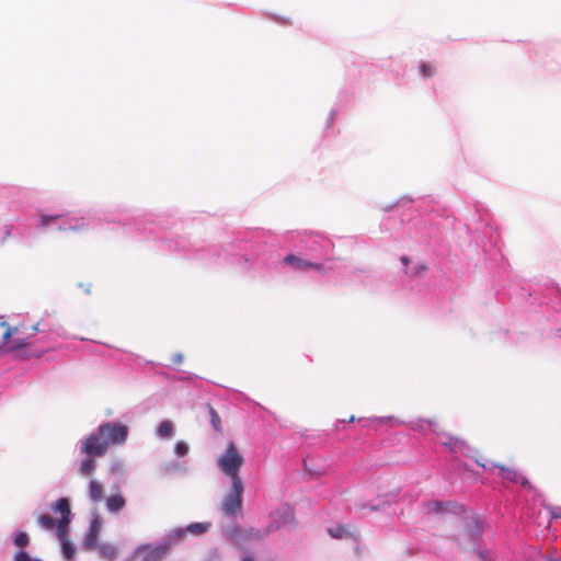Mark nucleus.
<instances>
[{"instance_id":"41","label":"nucleus","mask_w":561,"mask_h":561,"mask_svg":"<svg viewBox=\"0 0 561 561\" xmlns=\"http://www.w3.org/2000/svg\"><path fill=\"white\" fill-rule=\"evenodd\" d=\"M419 73L423 79H428L433 76L434 70L428 62L421 61L419 65Z\"/></svg>"},{"instance_id":"16","label":"nucleus","mask_w":561,"mask_h":561,"mask_svg":"<svg viewBox=\"0 0 561 561\" xmlns=\"http://www.w3.org/2000/svg\"><path fill=\"white\" fill-rule=\"evenodd\" d=\"M167 545V542L161 540L159 542L142 543L134 550V554L144 553L142 561H160L169 552Z\"/></svg>"},{"instance_id":"26","label":"nucleus","mask_w":561,"mask_h":561,"mask_svg":"<svg viewBox=\"0 0 561 561\" xmlns=\"http://www.w3.org/2000/svg\"><path fill=\"white\" fill-rule=\"evenodd\" d=\"M329 536L333 539L351 538L354 541H358V536L351 533L344 525L337 524L327 529Z\"/></svg>"},{"instance_id":"5","label":"nucleus","mask_w":561,"mask_h":561,"mask_svg":"<svg viewBox=\"0 0 561 561\" xmlns=\"http://www.w3.org/2000/svg\"><path fill=\"white\" fill-rule=\"evenodd\" d=\"M283 239L288 250L304 253L312 261L328 259L334 249V244L328 238L314 232L288 231Z\"/></svg>"},{"instance_id":"56","label":"nucleus","mask_w":561,"mask_h":561,"mask_svg":"<svg viewBox=\"0 0 561 561\" xmlns=\"http://www.w3.org/2000/svg\"><path fill=\"white\" fill-rule=\"evenodd\" d=\"M400 262L402 264L403 273H404L405 270H409V264L411 263V259H410V256L404 254V255L400 256Z\"/></svg>"},{"instance_id":"29","label":"nucleus","mask_w":561,"mask_h":561,"mask_svg":"<svg viewBox=\"0 0 561 561\" xmlns=\"http://www.w3.org/2000/svg\"><path fill=\"white\" fill-rule=\"evenodd\" d=\"M89 496L93 502L101 501L104 496V489L102 483L96 480H91L89 482Z\"/></svg>"},{"instance_id":"44","label":"nucleus","mask_w":561,"mask_h":561,"mask_svg":"<svg viewBox=\"0 0 561 561\" xmlns=\"http://www.w3.org/2000/svg\"><path fill=\"white\" fill-rule=\"evenodd\" d=\"M339 112H340V106L339 105H334L331 108V111H330V113L328 115V118H327L325 130L331 128V126L333 125V123H334Z\"/></svg>"},{"instance_id":"34","label":"nucleus","mask_w":561,"mask_h":561,"mask_svg":"<svg viewBox=\"0 0 561 561\" xmlns=\"http://www.w3.org/2000/svg\"><path fill=\"white\" fill-rule=\"evenodd\" d=\"M96 549L99 550L100 554L103 558H106L110 560H113L117 553V548L111 543H101V545L99 543V547H96Z\"/></svg>"},{"instance_id":"42","label":"nucleus","mask_w":561,"mask_h":561,"mask_svg":"<svg viewBox=\"0 0 561 561\" xmlns=\"http://www.w3.org/2000/svg\"><path fill=\"white\" fill-rule=\"evenodd\" d=\"M188 450H190V446L184 440H178L175 444H174V453L178 457H184L188 454Z\"/></svg>"},{"instance_id":"36","label":"nucleus","mask_w":561,"mask_h":561,"mask_svg":"<svg viewBox=\"0 0 561 561\" xmlns=\"http://www.w3.org/2000/svg\"><path fill=\"white\" fill-rule=\"evenodd\" d=\"M2 327H5V331L2 334V342L0 344V347L9 346L10 343L13 341L12 335L18 331V328L10 327L5 321L1 323Z\"/></svg>"},{"instance_id":"25","label":"nucleus","mask_w":561,"mask_h":561,"mask_svg":"<svg viewBox=\"0 0 561 561\" xmlns=\"http://www.w3.org/2000/svg\"><path fill=\"white\" fill-rule=\"evenodd\" d=\"M470 510V507L457 501H447L446 513L457 516L461 520L468 519V514Z\"/></svg>"},{"instance_id":"59","label":"nucleus","mask_w":561,"mask_h":561,"mask_svg":"<svg viewBox=\"0 0 561 561\" xmlns=\"http://www.w3.org/2000/svg\"><path fill=\"white\" fill-rule=\"evenodd\" d=\"M33 341L35 342V344H38V343L50 342V341H53V339H47V334H43L42 337H38V339L34 337Z\"/></svg>"},{"instance_id":"11","label":"nucleus","mask_w":561,"mask_h":561,"mask_svg":"<svg viewBox=\"0 0 561 561\" xmlns=\"http://www.w3.org/2000/svg\"><path fill=\"white\" fill-rule=\"evenodd\" d=\"M90 442L91 440L87 437L80 440V451L81 454L85 455V457L79 463V472L83 477L92 476L98 466L95 458L102 457L106 454L99 451V447L94 445V443Z\"/></svg>"},{"instance_id":"63","label":"nucleus","mask_w":561,"mask_h":561,"mask_svg":"<svg viewBox=\"0 0 561 561\" xmlns=\"http://www.w3.org/2000/svg\"><path fill=\"white\" fill-rule=\"evenodd\" d=\"M135 554L133 553L130 557H128L127 559H125L124 561H133Z\"/></svg>"},{"instance_id":"40","label":"nucleus","mask_w":561,"mask_h":561,"mask_svg":"<svg viewBox=\"0 0 561 561\" xmlns=\"http://www.w3.org/2000/svg\"><path fill=\"white\" fill-rule=\"evenodd\" d=\"M354 276L362 277V283L365 286L369 285V278L371 276V271L368 268H355L353 272Z\"/></svg>"},{"instance_id":"7","label":"nucleus","mask_w":561,"mask_h":561,"mask_svg":"<svg viewBox=\"0 0 561 561\" xmlns=\"http://www.w3.org/2000/svg\"><path fill=\"white\" fill-rule=\"evenodd\" d=\"M220 534L228 543L242 551H247L249 543L260 541L267 536L265 529L243 528L237 522L221 524Z\"/></svg>"},{"instance_id":"55","label":"nucleus","mask_w":561,"mask_h":561,"mask_svg":"<svg viewBox=\"0 0 561 561\" xmlns=\"http://www.w3.org/2000/svg\"><path fill=\"white\" fill-rule=\"evenodd\" d=\"M550 515L552 518H561V506H549Z\"/></svg>"},{"instance_id":"22","label":"nucleus","mask_w":561,"mask_h":561,"mask_svg":"<svg viewBox=\"0 0 561 561\" xmlns=\"http://www.w3.org/2000/svg\"><path fill=\"white\" fill-rule=\"evenodd\" d=\"M68 531L69 527L59 526L57 529V536L60 539V550L62 558L66 561H71L75 559L76 556V546L75 543L68 538Z\"/></svg>"},{"instance_id":"3","label":"nucleus","mask_w":561,"mask_h":561,"mask_svg":"<svg viewBox=\"0 0 561 561\" xmlns=\"http://www.w3.org/2000/svg\"><path fill=\"white\" fill-rule=\"evenodd\" d=\"M180 222L181 218L176 210H167L161 213L142 211L125 220L122 225L126 233L134 234L139 240L156 241L160 250L176 256L198 260L206 265L225 263L232 266L227 248L236 238V232L227 237L219 245L193 243L183 236L167 237L165 233Z\"/></svg>"},{"instance_id":"15","label":"nucleus","mask_w":561,"mask_h":561,"mask_svg":"<svg viewBox=\"0 0 561 561\" xmlns=\"http://www.w3.org/2000/svg\"><path fill=\"white\" fill-rule=\"evenodd\" d=\"M489 468H491V470L499 469V476L502 479H504L513 484H519L523 489L527 490L528 492H531L535 489L533 486V484L530 483V481L528 480V478L520 474L515 469H511V468L505 467L504 465H500V463H495V462H490Z\"/></svg>"},{"instance_id":"64","label":"nucleus","mask_w":561,"mask_h":561,"mask_svg":"<svg viewBox=\"0 0 561 561\" xmlns=\"http://www.w3.org/2000/svg\"><path fill=\"white\" fill-rule=\"evenodd\" d=\"M90 287H91V285H89L88 287H84V290L87 294H90Z\"/></svg>"},{"instance_id":"35","label":"nucleus","mask_w":561,"mask_h":561,"mask_svg":"<svg viewBox=\"0 0 561 561\" xmlns=\"http://www.w3.org/2000/svg\"><path fill=\"white\" fill-rule=\"evenodd\" d=\"M428 270L427 265L423 262L415 263L412 267L409 266V270H405L404 274L410 278H414L421 276Z\"/></svg>"},{"instance_id":"28","label":"nucleus","mask_w":561,"mask_h":561,"mask_svg":"<svg viewBox=\"0 0 561 561\" xmlns=\"http://www.w3.org/2000/svg\"><path fill=\"white\" fill-rule=\"evenodd\" d=\"M156 435L161 439H171L175 435L174 423L170 420L160 422L156 428Z\"/></svg>"},{"instance_id":"1","label":"nucleus","mask_w":561,"mask_h":561,"mask_svg":"<svg viewBox=\"0 0 561 561\" xmlns=\"http://www.w3.org/2000/svg\"><path fill=\"white\" fill-rule=\"evenodd\" d=\"M474 215L481 227L482 250L488 268L503 288V295L525 311L534 314L542 334L561 339V289L553 280L531 283L512 274L508 261L497 247V230L489 209L481 203L473 204Z\"/></svg>"},{"instance_id":"53","label":"nucleus","mask_w":561,"mask_h":561,"mask_svg":"<svg viewBox=\"0 0 561 561\" xmlns=\"http://www.w3.org/2000/svg\"><path fill=\"white\" fill-rule=\"evenodd\" d=\"M18 353H19V355H18L19 359L27 360V359L32 358L31 347L30 348H24L23 351H20Z\"/></svg>"},{"instance_id":"14","label":"nucleus","mask_w":561,"mask_h":561,"mask_svg":"<svg viewBox=\"0 0 561 561\" xmlns=\"http://www.w3.org/2000/svg\"><path fill=\"white\" fill-rule=\"evenodd\" d=\"M102 517L96 512H93L91 515L89 527L82 540V549L90 551L99 547V537L102 529Z\"/></svg>"},{"instance_id":"17","label":"nucleus","mask_w":561,"mask_h":561,"mask_svg":"<svg viewBox=\"0 0 561 561\" xmlns=\"http://www.w3.org/2000/svg\"><path fill=\"white\" fill-rule=\"evenodd\" d=\"M448 438L453 439L456 443L457 453L462 454L465 457L472 459L479 467L483 470L490 471L489 468L490 462L486 459L479 458V450L474 447H471L466 440L456 437L451 434H445Z\"/></svg>"},{"instance_id":"52","label":"nucleus","mask_w":561,"mask_h":561,"mask_svg":"<svg viewBox=\"0 0 561 561\" xmlns=\"http://www.w3.org/2000/svg\"><path fill=\"white\" fill-rule=\"evenodd\" d=\"M393 420V416H374V417H370L367 422L369 423H379V424H383L388 421H392Z\"/></svg>"},{"instance_id":"54","label":"nucleus","mask_w":561,"mask_h":561,"mask_svg":"<svg viewBox=\"0 0 561 561\" xmlns=\"http://www.w3.org/2000/svg\"><path fill=\"white\" fill-rule=\"evenodd\" d=\"M181 374H182V376L179 377L180 380L191 381V380L197 378V375H195L194 373H188V371L182 370Z\"/></svg>"},{"instance_id":"13","label":"nucleus","mask_w":561,"mask_h":561,"mask_svg":"<svg viewBox=\"0 0 561 561\" xmlns=\"http://www.w3.org/2000/svg\"><path fill=\"white\" fill-rule=\"evenodd\" d=\"M417 240L421 243L432 244V243H439L443 238V228L439 226L438 222H430L425 220H420L417 222Z\"/></svg>"},{"instance_id":"2","label":"nucleus","mask_w":561,"mask_h":561,"mask_svg":"<svg viewBox=\"0 0 561 561\" xmlns=\"http://www.w3.org/2000/svg\"><path fill=\"white\" fill-rule=\"evenodd\" d=\"M228 245V257L232 266L253 277H273L280 267H288L293 272L314 270L322 275L328 273L321 262L312 261L304 253L290 250L283 255V250H288L284 245L283 236L276 237L261 229L237 231L236 238Z\"/></svg>"},{"instance_id":"49","label":"nucleus","mask_w":561,"mask_h":561,"mask_svg":"<svg viewBox=\"0 0 561 561\" xmlns=\"http://www.w3.org/2000/svg\"><path fill=\"white\" fill-rule=\"evenodd\" d=\"M304 467H305V470L310 476V478H319V477H321L324 473L323 470L310 468L306 460L304 461Z\"/></svg>"},{"instance_id":"62","label":"nucleus","mask_w":561,"mask_h":561,"mask_svg":"<svg viewBox=\"0 0 561 561\" xmlns=\"http://www.w3.org/2000/svg\"><path fill=\"white\" fill-rule=\"evenodd\" d=\"M545 561H561V559H560V558H556V557L550 556V557H547V558L545 559Z\"/></svg>"},{"instance_id":"12","label":"nucleus","mask_w":561,"mask_h":561,"mask_svg":"<svg viewBox=\"0 0 561 561\" xmlns=\"http://www.w3.org/2000/svg\"><path fill=\"white\" fill-rule=\"evenodd\" d=\"M243 462V456L232 442L227 445L226 451L217 460L219 469L227 476L239 473Z\"/></svg>"},{"instance_id":"19","label":"nucleus","mask_w":561,"mask_h":561,"mask_svg":"<svg viewBox=\"0 0 561 561\" xmlns=\"http://www.w3.org/2000/svg\"><path fill=\"white\" fill-rule=\"evenodd\" d=\"M243 510V497L226 494L221 503V512L232 523L237 522V517L242 514Z\"/></svg>"},{"instance_id":"6","label":"nucleus","mask_w":561,"mask_h":561,"mask_svg":"<svg viewBox=\"0 0 561 561\" xmlns=\"http://www.w3.org/2000/svg\"><path fill=\"white\" fill-rule=\"evenodd\" d=\"M129 435V427L121 421L102 422L87 438L99 447V451L106 453L110 446L123 445Z\"/></svg>"},{"instance_id":"32","label":"nucleus","mask_w":561,"mask_h":561,"mask_svg":"<svg viewBox=\"0 0 561 561\" xmlns=\"http://www.w3.org/2000/svg\"><path fill=\"white\" fill-rule=\"evenodd\" d=\"M12 543L20 549L30 545V536L24 530H15L12 535Z\"/></svg>"},{"instance_id":"9","label":"nucleus","mask_w":561,"mask_h":561,"mask_svg":"<svg viewBox=\"0 0 561 561\" xmlns=\"http://www.w3.org/2000/svg\"><path fill=\"white\" fill-rule=\"evenodd\" d=\"M419 201H422L424 204H426V206L431 207L430 208L431 213H436L437 216L444 217L445 220H446V228H448L449 226L450 227L454 226V222H455L456 219L454 217H450L447 214V209L446 208L436 209L434 207L437 204V199L433 195L422 196V197H417V198H414V197H412L410 195H403L400 198H398L396 202L390 203V204L383 206L382 209L386 213H389V211H392L396 207L404 206L405 204L414 203V202H419Z\"/></svg>"},{"instance_id":"38","label":"nucleus","mask_w":561,"mask_h":561,"mask_svg":"<svg viewBox=\"0 0 561 561\" xmlns=\"http://www.w3.org/2000/svg\"><path fill=\"white\" fill-rule=\"evenodd\" d=\"M13 561H43L41 558L32 557L25 549H19L13 557Z\"/></svg>"},{"instance_id":"48","label":"nucleus","mask_w":561,"mask_h":561,"mask_svg":"<svg viewBox=\"0 0 561 561\" xmlns=\"http://www.w3.org/2000/svg\"><path fill=\"white\" fill-rule=\"evenodd\" d=\"M44 321L45 319H41L35 324L32 325V340L35 337L37 333L44 334Z\"/></svg>"},{"instance_id":"33","label":"nucleus","mask_w":561,"mask_h":561,"mask_svg":"<svg viewBox=\"0 0 561 561\" xmlns=\"http://www.w3.org/2000/svg\"><path fill=\"white\" fill-rule=\"evenodd\" d=\"M428 511L436 515L446 514L447 501L434 500L425 504Z\"/></svg>"},{"instance_id":"4","label":"nucleus","mask_w":561,"mask_h":561,"mask_svg":"<svg viewBox=\"0 0 561 561\" xmlns=\"http://www.w3.org/2000/svg\"><path fill=\"white\" fill-rule=\"evenodd\" d=\"M95 219V214L91 211L80 217L64 216L61 214H39L35 226L28 218L11 222L12 240L21 245L31 247L39 232L50 230L82 232L90 229Z\"/></svg>"},{"instance_id":"57","label":"nucleus","mask_w":561,"mask_h":561,"mask_svg":"<svg viewBox=\"0 0 561 561\" xmlns=\"http://www.w3.org/2000/svg\"><path fill=\"white\" fill-rule=\"evenodd\" d=\"M271 19H273L275 22L279 23V24H289L290 21L286 18H283V16H279V15H275V14H270L268 15Z\"/></svg>"},{"instance_id":"23","label":"nucleus","mask_w":561,"mask_h":561,"mask_svg":"<svg viewBox=\"0 0 561 561\" xmlns=\"http://www.w3.org/2000/svg\"><path fill=\"white\" fill-rule=\"evenodd\" d=\"M35 342L32 340V335L25 337L14 339L9 346L0 347V354L18 353L24 348H30Z\"/></svg>"},{"instance_id":"31","label":"nucleus","mask_w":561,"mask_h":561,"mask_svg":"<svg viewBox=\"0 0 561 561\" xmlns=\"http://www.w3.org/2000/svg\"><path fill=\"white\" fill-rule=\"evenodd\" d=\"M231 478V490L228 494L243 497L244 484L239 473L229 476Z\"/></svg>"},{"instance_id":"43","label":"nucleus","mask_w":561,"mask_h":561,"mask_svg":"<svg viewBox=\"0 0 561 561\" xmlns=\"http://www.w3.org/2000/svg\"><path fill=\"white\" fill-rule=\"evenodd\" d=\"M53 350H55L54 346L38 348V347H36V344H34L33 346H31L32 358H42L46 353H48L49 351H53Z\"/></svg>"},{"instance_id":"10","label":"nucleus","mask_w":561,"mask_h":561,"mask_svg":"<svg viewBox=\"0 0 561 561\" xmlns=\"http://www.w3.org/2000/svg\"><path fill=\"white\" fill-rule=\"evenodd\" d=\"M296 524L297 520L294 507L289 503H283L271 512L268 526L264 529L265 534L268 536L273 530H279L288 526L295 527Z\"/></svg>"},{"instance_id":"21","label":"nucleus","mask_w":561,"mask_h":561,"mask_svg":"<svg viewBox=\"0 0 561 561\" xmlns=\"http://www.w3.org/2000/svg\"><path fill=\"white\" fill-rule=\"evenodd\" d=\"M50 510L56 513L60 514V523L65 525L64 527H69V524L72 520V513H71V501L67 496H61L55 502L51 503Z\"/></svg>"},{"instance_id":"47","label":"nucleus","mask_w":561,"mask_h":561,"mask_svg":"<svg viewBox=\"0 0 561 561\" xmlns=\"http://www.w3.org/2000/svg\"><path fill=\"white\" fill-rule=\"evenodd\" d=\"M124 461L122 459H115L112 461L111 466H110V472L111 473H122L124 471Z\"/></svg>"},{"instance_id":"60","label":"nucleus","mask_w":561,"mask_h":561,"mask_svg":"<svg viewBox=\"0 0 561 561\" xmlns=\"http://www.w3.org/2000/svg\"><path fill=\"white\" fill-rule=\"evenodd\" d=\"M241 561H255L254 556L252 553H245Z\"/></svg>"},{"instance_id":"50","label":"nucleus","mask_w":561,"mask_h":561,"mask_svg":"<svg viewBox=\"0 0 561 561\" xmlns=\"http://www.w3.org/2000/svg\"><path fill=\"white\" fill-rule=\"evenodd\" d=\"M446 438L447 440L443 442V447H445L449 453H457L456 443L447 436Z\"/></svg>"},{"instance_id":"46","label":"nucleus","mask_w":561,"mask_h":561,"mask_svg":"<svg viewBox=\"0 0 561 561\" xmlns=\"http://www.w3.org/2000/svg\"><path fill=\"white\" fill-rule=\"evenodd\" d=\"M472 552H474L481 561H493V558L486 549L473 547Z\"/></svg>"},{"instance_id":"30","label":"nucleus","mask_w":561,"mask_h":561,"mask_svg":"<svg viewBox=\"0 0 561 561\" xmlns=\"http://www.w3.org/2000/svg\"><path fill=\"white\" fill-rule=\"evenodd\" d=\"M37 523L42 528L46 530L53 529L55 527L58 529L59 526H64L58 519H55L48 514H41L37 517Z\"/></svg>"},{"instance_id":"58","label":"nucleus","mask_w":561,"mask_h":561,"mask_svg":"<svg viewBox=\"0 0 561 561\" xmlns=\"http://www.w3.org/2000/svg\"><path fill=\"white\" fill-rule=\"evenodd\" d=\"M172 362L176 365L181 364L183 362V354L182 353H175L172 357Z\"/></svg>"},{"instance_id":"27","label":"nucleus","mask_w":561,"mask_h":561,"mask_svg":"<svg viewBox=\"0 0 561 561\" xmlns=\"http://www.w3.org/2000/svg\"><path fill=\"white\" fill-rule=\"evenodd\" d=\"M125 505L126 500L119 492L111 494L106 499V508L110 513H119Z\"/></svg>"},{"instance_id":"20","label":"nucleus","mask_w":561,"mask_h":561,"mask_svg":"<svg viewBox=\"0 0 561 561\" xmlns=\"http://www.w3.org/2000/svg\"><path fill=\"white\" fill-rule=\"evenodd\" d=\"M43 330H44V334H47V339L54 340V337H58V339H65V340L73 339V340H79L81 342L89 341L88 339H85L83 336L70 335L61 324L46 320V319L44 321ZM90 341L93 342L92 340H90Z\"/></svg>"},{"instance_id":"61","label":"nucleus","mask_w":561,"mask_h":561,"mask_svg":"<svg viewBox=\"0 0 561 561\" xmlns=\"http://www.w3.org/2000/svg\"><path fill=\"white\" fill-rule=\"evenodd\" d=\"M458 466H459V468H461L466 471H470V468L466 461H460Z\"/></svg>"},{"instance_id":"8","label":"nucleus","mask_w":561,"mask_h":561,"mask_svg":"<svg viewBox=\"0 0 561 561\" xmlns=\"http://www.w3.org/2000/svg\"><path fill=\"white\" fill-rule=\"evenodd\" d=\"M210 527V522H194L186 526L175 527L167 531L161 541L168 543V550L170 551L172 547L181 543L187 535L201 536L207 533Z\"/></svg>"},{"instance_id":"39","label":"nucleus","mask_w":561,"mask_h":561,"mask_svg":"<svg viewBox=\"0 0 561 561\" xmlns=\"http://www.w3.org/2000/svg\"><path fill=\"white\" fill-rule=\"evenodd\" d=\"M434 426V422L430 420H423L420 419L413 426L412 430L426 433L427 431H432V427Z\"/></svg>"},{"instance_id":"18","label":"nucleus","mask_w":561,"mask_h":561,"mask_svg":"<svg viewBox=\"0 0 561 561\" xmlns=\"http://www.w3.org/2000/svg\"><path fill=\"white\" fill-rule=\"evenodd\" d=\"M462 522L465 531L472 541L482 539L483 533L485 530V524L474 510L471 508L468 514V519Z\"/></svg>"},{"instance_id":"51","label":"nucleus","mask_w":561,"mask_h":561,"mask_svg":"<svg viewBox=\"0 0 561 561\" xmlns=\"http://www.w3.org/2000/svg\"><path fill=\"white\" fill-rule=\"evenodd\" d=\"M355 420H356L355 416L352 415L348 421H346L344 419H339L335 421V423L333 425H334L335 430H339L341 426L344 427L346 425V423L355 422Z\"/></svg>"},{"instance_id":"37","label":"nucleus","mask_w":561,"mask_h":561,"mask_svg":"<svg viewBox=\"0 0 561 561\" xmlns=\"http://www.w3.org/2000/svg\"><path fill=\"white\" fill-rule=\"evenodd\" d=\"M207 409H208V414H209V417H210V425H211V427L215 431H220L221 430V420H220L219 414L217 413V411L210 404H207Z\"/></svg>"},{"instance_id":"45","label":"nucleus","mask_w":561,"mask_h":561,"mask_svg":"<svg viewBox=\"0 0 561 561\" xmlns=\"http://www.w3.org/2000/svg\"><path fill=\"white\" fill-rule=\"evenodd\" d=\"M8 239H12V229L10 224L4 225L2 228L0 233V245H3Z\"/></svg>"},{"instance_id":"24","label":"nucleus","mask_w":561,"mask_h":561,"mask_svg":"<svg viewBox=\"0 0 561 561\" xmlns=\"http://www.w3.org/2000/svg\"><path fill=\"white\" fill-rule=\"evenodd\" d=\"M391 495H378L374 501L364 502L360 505L363 510H369L371 512H380L385 511L388 506L391 505Z\"/></svg>"}]
</instances>
